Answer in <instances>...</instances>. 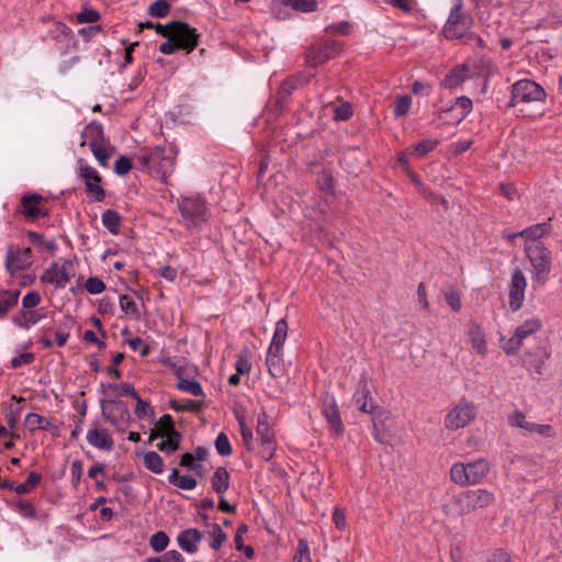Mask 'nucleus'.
Instances as JSON below:
<instances>
[{"label":"nucleus","mask_w":562,"mask_h":562,"mask_svg":"<svg viewBox=\"0 0 562 562\" xmlns=\"http://www.w3.org/2000/svg\"><path fill=\"white\" fill-rule=\"evenodd\" d=\"M317 188L318 190L327 196H334L335 183L333 175L328 170H322L317 175Z\"/></svg>","instance_id":"nucleus-37"},{"label":"nucleus","mask_w":562,"mask_h":562,"mask_svg":"<svg viewBox=\"0 0 562 562\" xmlns=\"http://www.w3.org/2000/svg\"><path fill=\"white\" fill-rule=\"evenodd\" d=\"M282 4L290 7L296 11L304 13L313 12L316 10V0H280Z\"/></svg>","instance_id":"nucleus-42"},{"label":"nucleus","mask_w":562,"mask_h":562,"mask_svg":"<svg viewBox=\"0 0 562 562\" xmlns=\"http://www.w3.org/2000/svg\"><path fill=\"white\" fill-rule=\"evenodd\" d=\"M524 249L532 267L533 279L543 284L552 268L551 251L544 245L524 246Z\"/></svg>","instance_id":"nucleus-9"},{"label":"nucleus","mask_w":562,"mask_h":562,"mask_svg":"<svg viewBox=\"0 0 562 562\" xmlns=\"http://www.w3.org/2000/svg\"><path fill=\"white\" fill-rule=\"evenodd\" d=\"M335 113V120L336 121H346L351 117L352 115V108L351 104L348 102H344L334 109Z\"/></svg>","instance_id":"nucleus-64"},{"label":"nucleus","mask_w":562,"mask_h":562,"mask_svg":"<svg viewBox=\"0 0 562 562\" xmlns=\"http://www.w3.org/2000/svg\"><path fill=\"white\" fill-rule=\"evenodd\" d=\"M70 29L61 22H53L48 36L53 40L59 38L60 36H68L70 34Z\"/></svg>","instance_id":"nucleus-63"},{"label":"nucleus","mask_w":562,"mask_h":562,"mask_svg":"<svg viewBox=\"0 0 562 562\" xmlns=\"http://www.w3.org/2000/svg\"><path fill=\"white\" fill-rule=\"evenodd\" d=\"M132 168V160L126 156H120L114 164V172L117 176L127 175Z\"/></svg>","instance_id":"nucleus-60"},{"label":"nucleus","mask_w":562,"mask_h":562,"mask_svg":"<svg viewBox=\"0 0 562 562\" xmlns=\"http://www.w3.org/2000/svg\"><path fill=\"white\" fill-rule=\"evenodd\" d=\"M24 422H25L26 428L31 432L41 429V430L50 431L54 437H59V435H60L59 426L52 424L48 418H46L40 414L29 413L25 416Z\"/></svg>","instance_id":"nucleus-26"},{"label":"nucleus","mask_w":562,"mask_h":562,"mask_svg":"<svg viewBox=\"0 0 562 562\" xmlns=\"http://www.w3.org/2000/svg\"><path fill=\"white\" fill-rule=\"evenodd\" d=\"M491 463L479 458L470 462H456L449 471L450 480L459 486L476 485L481 483L490 473Z\"/></svg>","instance_id":"nucleus-2"},{"label":"nucleus","mask_w":562,"mask_h":562,"mask_svg":"<svg viewBox=\"0 0 562 562\" xmlns=\"http://www.w3.org/2000/svg\"><path fill=\"white\" fill-rule=\"evenodd\" d=\"M47 199L36 192L25 193L21 196L18 212L27 221L35 222L42 217L49 216L46 206Z\"/></svg>","instance_id":"nucleus-13"},{"label":"nucleus","mask_w":562,"mask_h":562,"mask_svg":"<svg viewBox=\"0 0 562 562\" xmlns=\"http://www.w3.org/2000/svg\"><path fill=\"white\" fill-rule=\"evenodd\" d=\"M471 347L482 357H485L487 353V342L485 339V334L482 327L477 324H471L467 331Z\"/></svg>","instance_id":"nucleus-30"},{"label":"nucleus","mask_w":562,"mask_h":562,"mask_svg":"<svg viewBox=\"0 0 562 562\" xmlns=\"http://www.w3.org/2000/svg\"><path fill=\"white\" fill-rule=\"evenodd\" d=\"M136 401V407H135V416L139 420L148 419L150 423H154L155 420V412L151 405L144 401L139 394L134 397Z\"/></svg>","instance_id":"nucleus-39"},{"label":"nucleus","mask_w":562,"mask_h":562,"mask_svg":"<svg viewBox=\"0 0 562 562\" xmlns=\"http://www.w3.org/2000/svg\"><path fill=\"white\" fill-rule=\"evenodd\" d=\"M239 427L244 446L248 451H254L256 440L254 439L251 429L246 426L244 420H239Z\"/></svg>","instance_id":"nucleus-53"},{"label":"nucleus","mask_w":562,"mask_h":562,"mask_svg":"<svg viewBox=\"0 0 562 562\" xmlns=\"http://www.w3.org/2000/svg\"><path fill=\"white\" fill-rule=\"evenodd\" d=\"M101 19L100 13L91 8H86L81 12L77 14V22L78 23H94L98 22Z\"/></svg>","instance_id":"nucleus-57"},{"label":"nucleus","mask_w":562,"mask_h":562,"mask_svg":"<svg viewBox=\"0 0 562 562\" xmlns=\"http://www.w3.org/2000/svg\"><path fill=\"white\" fill-rule=\"evenodd\" d=\"M87 442L99 450L111 451L114 448V440L110 431L99 422H92L86 436Z\"/></svg>","instance_id":"nucleus-20"},{"label":"nucleus","mask_w":562,"mask_h":562,"mask_svg":"<svg viewBox=\"0 0 562 562\" xmlns=\"http://www.w3.org/2000/svg\"><path fill=\"white\" fill-rule=\"evenodd\" d=\"M527 281L522 271L518 268L515 269L508 284L509 308L513 312L518 311L522 306Z\"/></svg>","instance_id":"nucleus-21"},{"label":"nucleus","mask_w":562,"mask_h":562,"mask_svg":"<svg viewBox=\"0 0 562 562\" xmlns=\"http://www.w3.org/2000/svg\"><path fill=\"white\" fill-rule=\"evenodd\" d=\"M439 142L437 139L427 138L423 139L422 142L417 143L416 145L409 147V151L413 153V155L417 157H423L427 155L428 153L432 151L437 146Z\"/></svg>","instance_id":"nucleus-44"},{"label":"nucleus","mask_w":562,"mask_h":562,"mask_svg":"<svg viewBox=\"0 0 562 562\" xmlns=\"http://www.w3.org/2000/svg\"><path fill=\"white\" fill-rule=\"evenodd\" d=\"M173 31L171 40H173L181 49L191 53L199 44V33L186 22L172 21Z\"/></svg>","instance_id":"nucleus-18"},{"label":"nucleus","mask_w":562,"mask_h":562,"mask_svg":"<svg viewBox=\"0 0 562 562\" xmlns=\"http://www.w3.org/2000/svg\"><path fill=\"white\" fill-rule=\"evenodd\" d=\"M106 387L109 391L120 393L121 395H130L133 398L136 397V395L138 394L136 392L135 387L131 383H127V382L123 383L121 385L110 383L106 385Z\"/></svg>","instance_id":"nucleus-62"},{"label":"nucleus","mask_w":562,"mask_h":562,"mask_svg":"<svg viewBox=\"0 0 562 562\" xmlns=\"http://www.w3.org/2000/svg\"><path fill=\"white\" fill-rule=\"evenodd\" d=\"M476 405L465 398H461L448 409L443 418V426L447 430L457 431L471 425L476 419Z\"/></svg>","instance_id":"nucleus-8"},{"label":"nucleus","mask_w":562,"mask_h":562,"mask_svg":"<svg viewBox=\"0 0 562 562\" xmlns=\"http://www.w3.org/2000/svg\"><path fill=\"white\" fill-rule=\"evenodd\" d=\"M169 541L165 531H157L150 537L149 544L155 552H161L168 547Z\"/></svg>","instance_id":"nucleus-48"},{"label":"nucleus","mask_w":562,"mask_h":562,"mask_svg":"<svg viewBox=\"0 0 562 562\" xmlns=\"http://www.w3.org/2000/svg\"><path fill=\"white\" fill-rule=\"evenodd\" d=\"M551 225L549 222L538 223L536 225H531L520 232H518L519 237L525 239V246H541L544 245L541 241V238L547 237L551 234Z\"/></svg>","instance_id":"nucleus-24"},{"label":"nucleus","mask_w":562,"mask_h":562,"mask_svg":"<svg viewBox=\"0 0 562 562\" xmlns=\"http://www.w3.org/2000/svg\"><path fill=\"white\" fill-rule=\"evenodd\" d=\"M542 321L536 315H528L513 331L512 336L501 337V348L507 356L516 355L524 341L542 329Z\"/></svg>","instance_id":"nucleus-4"},{"label":"nucleus","mask_w":562,"mask_h":562,"mask_svg":"<svg viewBox=\"0 0 562 562\" xmlns=\"http://www.w3.org/2000/svg\"><path fill=\"white\" fill-rule=\"evenodd\" d=\"M494 501V494L485 488L467 490L453 497L454 514L458 516L468 515L490 506Z\"/></svg>","instance_id":"nucleus-5"},{"label":"nucleus","mask_w":562,"mask_h":562,"mask_svg":"<svg viewBox=\"0 0 562 562\" xmlns=\"http://www.w3.org/2000/svg\"><path fill=\"white\" fill-rule=\"evenodd\" d=\"M101 167H106L112 149L108 139L89 147Z\"/></svg>","instance_id":"nucleus-36"},{"label":"nucleus","mask_w":562,"mask_h":562,"mask_svg":"<svg viewBox=\"0 0 562 562\" xmlns=\"http://www.w3.org/2000/svg\"><path fill=\"white\" fill-rule=\"evenodd\" d=\"M85 289L88 293L97 295L105 290V283L97 277H91L85 282Z\"/></svg>","instance_id":"nucleus-58"},{"label":"nucleus","mask_w":562,"mask_h":562,"mask_svg":"<svg viewBox=\"0 0 562 562\" xmlns=\"http://www.w3.org/2000/svg\"><path fill=\"white\" fill-rule=\"evenodd\" d=\"M210 536L212 538V541L210 543L211 548L214 550H220L222 544L226 541L227 536L218 524H213L211 526Z\"/></svg>","instance_id":"nucleus-47"},{"label":"nucleus","mask_w":562,"mask_h":562,"mask_svg":"<svg viewBox=\"0 0 562 562\" xmlns=\"http://www.w3.org/2000/svg\"><path fill=\"white\" fill-rule=\"evenodd\" d=\"M371 400V394H370V391L368 389V385H367V382H363L355 392L353 394V401L358 404V406L360 407V405L366 402L367 405L370 407L371 405H373L372 403L369 404L368 401Z\"/></svg>","instance_id":"nucleus-61"},{"label":"nucleus","mask_w":562,"mask_h":562,"mask_svg":"<svg viewBox=\"0 0 562 562\" xmlns=\"http://www.w3.org/2000/svg\"><path fill=\"white\" fill-rule=\"evenodd\" d=\"M177 387L186 393H189L194 396H201L203 395V389L202 385L196 380H189V379H179L177 383Z\"/></svg>","instance_id":"nucleus-45"},{"label":"nucleus","mask_w":562,"mask_h":562,"mask_svg":"<svg viewBox=\"0 0 562 562\" xmlns=\"http://www.w3.org/2000/svg\"><path fill=\"white\" fill-rule=\"evenodd\" d=\"M473 104L470 98L459 97L456 102L443 111L445 121L449 124L462 122L472 111Z\"/></svg>","instance_id":"nucleus-23"},{"label":"nucleus","mask_w":562,"mask_h":562,"mask_svg":"<svg viewBox=\"0 0 562 562\" xmlns=\"http://www.w3.org/2000/svg\"><path fill=\"white\" fill-rule=\"evenodd\" d=\"M77 171L85 181L88 198L95 202L103 201L105 199V190L101 186L102 177L98 170L80 158L77 160Z\"/></svg>","instance_id":"nucleus-11"},{"label":"nucleus","mask_w":562,"mask_h":562,"mask_svg":"<svg viewBox=\"0 0 562 562\" xmlns=\"http://www.w3.org/2000/svg\"><path fill=\"white\" fill-rule=\"evenodd\" d=\"M470 78V69L465 64H460L453 67L445 77L442 81V86L446 89H457L460 87L467 79Z\"/></svg>","instance_id":"nucleus-28"},{"label":"nucleus","mask_w":562,"mask_h":562,"mask_svg":"<svg viewBox=\"0 0 562 562\" xmlns=\"http://www.w3.org/2000/svg\"><path fill=\"white\" fill-rule=\"evenodd\" d=\"M292 562H311L308 543L304 539H300Z\"/></svg>","instance_id":"nucleus-56"},{"label":"nucleus","mask_w":562,"mask_h":562,"mask_svg":"<svg viewBox=\"0 0 562 562\" xmlns=\"http://www.w3.org/2000/svg\"><path fill=\"white\" fill-rule=\"evenodd\" d=\"M202 537L203 535L199 529L188 528L178 535L177 542L184 552L193 554L198 552Z\"/></svg>","instance_id":"nucleus-25"},{"label":"nucleus","mask_w":562,"mask_h":562,"mask_svg":"<svg viewBox=\"0 0 562 562\" xmlns=\"http://www.w3.org/2000/svg\"><path fill=\"white\" fill-rule=\"evenodd\" d=\"M166 439L161 440L157 448L167 453H172L179 449L181 435L179 432H172L171 435L165 436Z\"/></svg>","instance_id":"nucleus-41"},{"label":"nucleus","mask_w":562,"mask_h":562,"mask_svg":"<svg viewBox=\"0 0 562 562\" xmlns=\"http://www.w3.org/2000/svg\"><path fill=\"white\" fill-rule=\"evenodd\" d=\"M33 263L30 247L19 248L10 246L5 257V268L10 274L29 269Z\"/></svg>","instance_id":"nucleus-19"},{"label":"nucleus","mask_w":562,"mask_h":562,"mask_svg":"<svg viewBox=\"0 0 562 562\" xmlns=\"http://www.w3.org/2000/svg\"><path fill=\"white\" fill-rule=\"evenodd\" d=\"M508 423L512 427L521 428L529 431L531 423L526 419V415L520 411H514L508 415Z\"/></svg>","instance_id":"nucleus-50"},{"label":"nucleus","mask_w":562,"mask_h":562,"mask_svg":"<svg viewBox=\"0 0 562 562\" xmlns=\"http://www.w3.org/2000/svg\"><path fill=\"white\" fill-rule=\"evenodd\" d=\"M45 317L40 310H20L12 318L13 324L22 329H30Z\"/></svg>","instance_id":"nucleus-27"},{"label":"nucleus","mask_w":562,"mask_h":562,"mask_svg":"<svg viewBox=\"0 0 562 562\" xmlns=\"http://www.w3.org/2000/svg\"><path fill=\"white\" fill-rule=\"evenodd\" d=\"M547 98L544 89L537 82L528 79H521L512 87L510 105L518 103L543 102Z\"/></svg>","instance_id":"nucleus-10"},{"label":"nucleus","mask_w":562,"mask_h":562,"mask_svg":"<svg viewBox=\"0 0 562 562\" xmlns=\"http://www.w3.org/2000/svg\"><path fill=\"white\" fill-rule=\"evenodd\" d=\"M256 434L258 436V440L260 441V449L258 451L259 456L263 460H270L274 456L277 443L266 412H261L258 415Z\"/></svg>","instance_id":"nucleus-15"},{"label":"nucleus","mask_w":562,"mask_h":562,"mask_svg":"<svg viewBox=\"0 0 562 562\" xmlns=\"http://www.w3.org/2000/svg\"><path fill=\"white\" fill-rule=\"evenodd\" d=\"M177 205L181 222L188 229H201L209 220V210L200 195L181 196Z\"/></svg>","instance_id":"nucleus-3"},{"label":"nucleus","mask_w":562,"mask_h":562,"mask_svg":"<svg viewBox=\"0 0 562 562\" xmlns=\"http://www.w3.org/2000/svg\"><path fill=\"white\" fill-rule=\"evenodd\" d=\"M144 465L155 474H161L164 472L162 458L155 451L144 453Z\"/></svg>","instance_id":"nucleus-40"},{"label":"nucleus","mask_w":562,"mask_h":562,"mask_svg":"<svg viewBox=\"0 0 562 562\" xmlns=\"http://www.w3.org/2000/svg\"><path fill=\"white\" fill-rule=\"evenodd\" d=\"M360 412L371 415L373 438L380 443H387L390 440V434L386 429L385 423L391 418V413L376 405H371L369 407L366 402L360 405Z\"/></svg>","instance_id":"nucleus-16"},{"label":"nucleus","mask_w":562,"mask_h":562,"mask_svg":"<svg viewBox=\"0 0 562 562\" xmlns=\"http://www.w3.org/2000/svg\"><path fill=\"white\" fill-rule=\"evenodd\" d=\"M177 151L173 148L155 147L143 149L135 155L140 169L147 170L153 176L160 178L164 182L173 172Z\"/></svg>","instance_id":"nucleus-1"},{"label":"nucleus","mask_w":562,"mask_h":562,"mask_svg":"<svg viewBox=\"0 0 562 562\" xmlns=\"http://www.w3.org/2000/svg\"><path fill=\"white\" fill-rule=\"evenodd\" d=\"M323 413L329 424V426L337 432L341 434L344 430L342 422L340 418V414L338 407L334 401L328 404H325Z\"/></svg>","instance_id":"nucleus-33"},{"label":"nucleus","mask_w":562,"mask_h":562,"mask_svg":"<svg viewBox=\"0 0 562 562\" xmlns=\"http://www.w3.org/2000/svg\"><path fill=\"white\" fill-rule=\"evenodd\" d=\"M102 224L104 227L113 235H117L120 233V227L122 223L121 215L114 210H105L101 216Z\"/></svg>","instance_id":"nucleus-35"},{"label":"nucleus","mask_w":562,"mask_h":562,"mask_svg":"<svg viewBox=\"0 0 562 562\" xmlns=\"http://www.w3.org/2000/svg\"><path fill=\"white\" fill-rule=\"evenodd\" d=\"M342 52V44L337 41H326L312 45L306 53V63L311 67H318Z\"/></svg>","instance_id":"nucleus-17"},{"label":"nucleus","mask_w":562,"mask_h":562,"mask_svg":"<svg viewBox=\"0 0 562 562\" xmlns=\"http://www.w3.org/2000/svg\"><path fill=\"white\" fill-rule=\"evenodd\" d=\"M288 322L281 318L277 322L273 336L268 348L266 364L272 376H279L282 373L283 346L288 337Z\"/></svg>","instance_id":"nucleus-6"},{"label":"nucleus","mask_w":562,"mask_h":562,"mask_svg":"<svg viewBox=\"0 0 562 562\" xmlns=\"http://www.w3.org/2000/svg\"><path fill=\"white\" fill-rule=\"evenodd\" d=\"M105 139L106 138L104 136L103 126L100 123L91 122L83 128L81 133L80 146L83 147L88 145L90 147L98 143H102Z\"/></svg>","instance_id":"nucleus-29"},{"label":"nucleus","mask_w":562,"mask_h":562,"mask_svg":"<svg viewBox=\"0 0 562 562\" xmlns=\"http://www.w3.org/2000/svg\"><path fill=\"white\" fill-rule=\"evenodd\" d=\"M42 302V296L37 291L27 292L22 299V310H35Z\"/></svg>","instance_id":"nucleus-54"},{"label":"nucleus","mask_w":562,"mask_h":562,"mask_svg":"<svg viewBox=\"0 0 562 562\" xmlns=\"http://www.w3.org/2000/svg\"><path fill=\"white\" fill-rule=\"evenodd\" d=\"M412 106V98L409 95H401L394 103L393 114L395 117L404 116Z\"/></svg>","instance_id":"nucleus-49"},{"label":"nucleus","mask_w":562,"mask_h":562,"mask_svg":"<svg viewBox=\"0 0 562 562\" xmlns=\"http://www.w3.org/2000/svg\"><path fill=\"white\" fill-rule=\"evenodd\" d=\"M170 407L176 412H193L198 413L203 407V402L187 400L184 403L177 401H170Z\"/></svg>","instance_id":"nucleus-46"},{"label":"nucleus","mask_w":562,"mask_h":562,"mask_svg":"<svg viewBox=\"0 0 562 562\" xmlns=\"http://www.w3.org/2000/svg\"><path fill=\"white\" fill-rule=\"evenodd\" d=\"M19 290H0V318H5L8 313L19 302Z\"/></svg>","instance_id":"nucleus-32"},{"label":"nucleus","mask_w":562,"mask_h":562,"mask_svg":"<svg viewBox=\"0 0 562 562\" xmlns=\"http://www.w3.org/2000/svg\"><path fill=\"white\" fill-rule=\"evenodd\" d=\"M229 481L231 475L228 471L225 468L220 467L214 471L213 475L211 476L212 490L218 495H224V493L229 487Z\"/></svg>","instance_id":"nucleus-31"},{"label":"nucleus","mask_w":562,"mask_h":562,"mask_svg":"<svg viewBox=\"0 0 562 562\" xmlns=\"http://www.w3.org/2000/svg\"><path fill=\"white\" fill-rule=\"evenodd\" d=\"M473 25V18L464 12L463 1L453 0L449 16L442 27V34L447 40H461Z\"/></svg>","instance_id":"nucleus-7"},{"label":"nucleus","mask_w":562,"mask_h":562,"mask_svg":"<svg viewBox=\"0 0 562 562\" xmlns=\"http://www.w3.org/2000/svg\"><path fill=\"white\" fill-rule=\"evenodd\" d=\"M168 482L184 491H192L196 487L198 481L191 475H180L177 469H173L168 476Z\"/></svg>","instance_id":"nucleus-34"},{"label":"nucleus","mask_w":562,"mask_h":562,"mask_svg":"<svg viewBox=\"0 0 562 562\" xmlns=\"http://www.w3.org/2000/svg\"><path fill=\"white\" fill-rule=\"evenodd\" d=\"M41 480H42L41 474H38L36 472H31L24 482L18 484L14 487V491L16 494H20V495L27 494L29 492H31L34 487H36L40 484Z\"/></svg>","instance_id":"nucleus-43"},{"label":"nucleus","mask_w":562,"mask_h":562,"mask_svg":"<svg viewBox=\"0 0 562 562\" xmlns=\"http://www.w3.org/2000/svg\"><path fill=\"white\" fill-rule=\"evenodd\" d=\"M170 11V5L166 0H156L149 5V14L153 18H165Z\"/></svg>","instance_id":"nucleus-51"},{"label":"nucleus","mask_w":562,"mask_h":562,"mask_svg":"<svg viewBox=\"0 0 562 562\" xmlns=\"http://www.w3.org/2000/svg\"><path fill=\"white\" fill-rule=\"evenodd\" d=\"M120 307L125 313L126 316H130L134 319H139L142 316L140 311L138 308V304L132 295H121Z\"/></svg>","instance_id":"nucleus-38"},{"label":"nucleus","mask_w":562,"mask_h":562,"mask_svg":"<svg viewBox=\"0 0 562 562\" xmlns=\"http://www.w3.org/2000/svg\"><path fill=\"white\" fill-rule=\"evenodd\" d=\"M156 429L160 432L161 437L178 432L173 427L172 417L169 414H165L160 417L156 425Z\"/></svg>","instance_id":"nucleus-52"},{"label":"nucleus","mask_w":562,"mask_h":562,"mask_svg":"<svg viewBox=\"0 0 562 562\" xmlns=\"http://www.w3.org/2000/svg\"><path fill=\"white\" fill-rule=\"evenodd\" d=\"M529 432H536L543 438H553L555 436L554 428L549 424L531 423Z\"/></svg>","instance_id":"nucleus-59"},{"label":"nucleus","mask_w":562,"mask_h":562,"mask_svg":"<svg viewBox=\"0 0 562 562\" xmlns=\"http://www.w3.org/2000/svg\"><path fill=\"white\" fill-rule=\"evenodd\" d=\"M215 448L217 453L222 457L232 454V446L229 443L228 437L224 432L218 434L216 437Z\"/></svg>","instance_id":"nucleus-55"},{"label":"nucleus","mask_w":562,"mask_h":562,"mask_svg":"<svg viewBox=\"0 0 562 562\" xmlns=\"http://www.w3.org/2000/svg\"><path fill=\"white\" fill-rule=\"evenodd\" d=\"M74 274L75 266L72 261L59 258L43 271L41 281L63 289L68 284Z\"/></svg>","instance_id":"nucleus-12"},{"label":"nucleus","mask_w":562,"mask_h":562,"mask_svg":"<svg viewBox=\"0 0 562 562\" xmlns=\"http://www.w3.org/2000/svg\"><path fill=\"white\" fill-rule=\"evenodd\" d=\"M103 417L117 431L124 432L130 427L131 415L127 405L122 401L106 400L101 403Z\"/></svg>","instance_id":"nucleus-14"},{"label":"nucleus","mask_w":562,"mask_h":562,"mask_svg":"<svg viewBox=\"0 0 562 562\" xmlns=\"http://www.w3.org/2000/svg\"><path fill=\"white\" fill-rule=\"evenodd\" d=\"M551 352L544 346H537L524 352L521 363L524 367L533 369L538 374L542 373V368L550 358Z\"/></svg>","instance_id":"nucleus-22"}]
</instances>
